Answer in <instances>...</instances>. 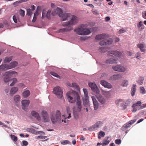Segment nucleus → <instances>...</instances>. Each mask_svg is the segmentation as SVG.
Here are the masks:
<instances>
[{"label": "nucleus", "mask_w": 146, "mask_h": 146, "mask_svg": "<svg viewBox=\"0 0 146 146\" xmlns=\"http://www.w3.org/2000/svg\"><path fill=\"white\" fill-rule=\"evenodd\" d=\"M85 25H80L79 27L74 29V31L76 32L77 34L82 35L84 28Z\"/></svg>", "instance_id": "11"}, {"label": "nucleus", "mask_w": 146, "mask_h": 146, "mask_svg": "<svg viewBox=\"0 0 146 146\" xmlns=\"http://www.w3.org/2000/svg\"><path fill=\"white\" fill-rule=\"evenodd\" d=\"M46 13V11L45 10H43L42 12V18L44 19V18L45 16V14Z\"/></svg>", "instance_id": "54"}, {"label": "nucleus", "mask_w": 146, "mask_h": 146, "mask_svg": "<svg viewBox=\"0 0 146 146\" xmlns=\"http://www.w3.org/2000/svg\"><path fill=\"white\" fill-rule=\"evenodd\" d=\"M18 90V88L17 87H13L11 89L10 93L11 94H14L17 92Z\"/></svg>", "instance_id": "27"}, {"label": "nucleus", "mask_w": 146, "mask_h": 146, "mask_svg": "<svg viewBox=\"0 0 146 146\" xmlns=\"http://www.w3.org/2000/svg\"><path fill=\"white\" fill-rule=\"evenodd\" d=\"M10 69H11V68L10 67V65L8 64H5L0 66V70H5Z\"/></svg>", "instance_id": "21"}, {"label": "nucleus", "mask_w": 146, "mask_h": 146, "mask_svg": "<svg viewBox=\"0 0 146 146\" xmlns=\"http://www.w3.org/2000/svg\"><path fill=\"white\" fill-rule=\"evenodd\" d=\"M11 139L14 141L16 142L17 141V137L15 136L14 135H11Z\"/></svg>", "instance_id": "45"}, {"label": "nucleus", "mask_w": 146, "mask_h": 146, "mask_svg": "<svg viewBox=\"0 0 146 146\" xmlns=\"http://www.w3.org/2000/svg\"><path fill=\"white\" fill-rule=\"evenodd\" d=\"M136 85L135 84H134L132 88H131V96H134L135 95V92L136 89Z\"/></svg>", "instance_id": "26"}, {"label": "nucleus", "mask_w": 146, "mask_h": 146, "mask_svg": "<svg viewBox=\"0 0 146 146\" xmlns=\"http://www.w3.org/2000/svg\"><path fill=\"white\" fill-rule=\"evenodd\" d=\"M130 125H130L129 123V122H128L124 125H123V127L126 128H127L129 127Z\"/></svg>", "instance_id": "53"}, {"label": "nucleus", "mask_w": 146, "mask_h": 146, "mask_svg": "<svg viewBox=\"0 0 146 146\" xmlns=\"http://www.w3.org/2000/svg\"><path fill=\"white\" fill-rule=\"evenodd\" d=\"M23 144L25 146L28 145V143L27 141H23Z\"/></svg>", "instance_id": "63"}, {"label": "nucleus", "mask_w": 146, "mask_h": 146, "mask_svg": "<svg viewBox=\"0 0 146 146\" xmlns=\"http://www.w3.org/2000/svg\"><path fill=\"white\" fill-rule=\"evenodd\" d=\"M20 99V96L18 95H16L14 97V100L16 103L19 102Z\"/></svg>", "instance_id": "32"}, {"label": "nucleus", "mask_w": 146, "mask_h": 146, "mask_svg": "<svg viewBox=\"0 0 146 146\" xmlns=\"http://www.w3.org/2000/svg\"><path fill=\"white\" fill-rule=\"evenodd\" d=\"M102 123L101 121H98L94 125L89 127L88 128V130L90 131L97 130L100 126L102 125Z\"/></svg>", "instance_id": "8"}, {"label": "nucleus", "mask_w": 146, "mask_h": 146, "mask_svg": "<svg viewBox=\"0 0 146 146\" xmlns=\"http://www.w3.org/2000/svg\"><path fill=\"white\" fill-rule=\"evenodd\" d=\"M42 119L43 121L44 122H48L49 120V119L48 115L45 116V117H42Z\"/></svg>", "instance_id": "41"}, {"label": "nucleus", "mask_w": 146, "mask_h": 146, "mask_svg": "<svg viewBox=\"0 0 146 146\" xmlns=\"http://www.w3.org/2000/svg\"><path fill=\"white\" fill-rule=\"evenodd\" d=\"M140 90V93L142 94H144L145 93V90L143 87H141Z\"/></svg>", "instance_id": "51"}, {"label": "nucleus", "mask_w": 146, "mask_h": 146, "mask_svg": "<svg viewBox=\"0 0 146 146\" xmlns=\"http://www.w3.org/2000/svg\"><path fill=\"white\" fill-rule=\"evenodd\" d=\"M100 49L101 50L103 51L104 52H105V51H107V48L105 47H100Z\"/></svg>", "instance_id": "57"}, {"label": "nucleus", "mask_w": 146, "mask_h": 146, "mask_svg": "<svg viewBox=\"0 0 146 146\" xmlns=\"http://www.w3.org/2000/svg\"><path fill=\"white\" fill-rule=\"evenodd\" d=\"M102 92L104 95L107 97H109L111 96L110 92L109 91H103Z\"/></svg>", "instance_id": "33"}, {"label": "nucleus", "mask_w": 146, "mask_h": 146, "mask_svg": "<svg viewBox=\"0 0 146 146\" xmlns=\"http://www.w3.org/2000/svg\"><path fill=\"white\" fill-rule=\"evenodd\" d=\"M110 143V141L104 139V143L102 144L103 146H104V145H108Z\"/></svg>", "instance_id": "52"}, {"label": "nucleus", "mask_w": 146, "mask_h": 146, "mask_svg": "<svg viewBox=\"0 0 146 146\" xmlns=\"http://www.w3.org/2000/svg\"><path fill=\"white\" fill-rule=\"evenodd\" d=\"M58 14V16L62 18V21L67 20L69 18L70 20L68 22H66L63 24L62 25L64 27H68L63 29H60L59 30V32H64L65 31H70L72 30V27L70 26L76 24L78 21V18L74 15H71L70 13H63V12L60 8L57 7L56 10L52 11V15L53 16L55 15L56 14Z\"/></svg>", "instance_id": "1"}, {"label": "nucleus", "mask_w": 146, "mask_h": 146, "mask_svg": "<svg viewBox=\"0 0 146 146\" xmlns=\"http://www.w3.org/2000/svg\"><path fill=\"white\" fill-rule=\"evenodd\" d=\"M109 36L106 34H102L98 35L95 37V39L97 40L104 39L101 40L100 42V44L101 45H109L111 44L113 42V39L112 38H108Z\"/></svg>", "instance_id": "3"}, {"label": "nucleus", "mask_w": 146, "mask_h": 146, "mask_svg": "<svg viewBox=\"0 0 146 146\" xmlns=\"http://www.w3.org/2000/svg\"><path fill=\"white\" fill-rule=\"evenodd\" d=\"M20 15L23 17L25 16V11L21 9H20L19 11Z\"/></svg>", "instance_id": "47"}, {"label": "nucleus", "mask_w": 146, "mask_h": 146, "mask_svg": "<svg viewBox=\"0 0 146 146\" xmlns=\"http://www.w3.org/2000/svg\"><path fill=\"white\" fill-rule=\"evenodd\" d=\"M88 98H84L83 99V104L84 106L85 107H86L88 105Z\"/></svg>", "instance_id": "28"}, {"label": "nucleus", "mask_w": 146, "mask_h": 146, "mask_svg": "<svg viewBox=\"0 0 146 146\" xmlns=\"http://www.w3.org/2000/svg\"><path fill=\"white\" fill-rule=\"evenodd\" d=\"M50 74L51 75L56 77L58 78L59 79H60L61 78V77L59 75L56 73L54 72H50Z\"/></svg>", "instance_id": "37"}, {"label": "nucleus", "mask_w": 146, "mask_h": 146, "mask_svg": "<svg viewBox=\"0 0 146 146\" xmlns=\"http://www.w3.org/2000/svg\"><path fill=\"white\" fill-rule=\"evenodd\" d=\"M90 30L88 29L85 28V27L84 28L82 35H88L91 33Z\"/></svg>", "instance_id": "23"}, {"label": "nucleus", "mask_w": 146, "mask_h": 146, "mask_svg": "<svg viewBox=\"0 0 146 146\" xmlns=\"http://www.w3.org/2000/svg\"><path fill=\"white\" fill-rule=\"evenodd\" d=\"M70 142L68 140H65L61 141V143L62 145H66L69 144Z\"/></svg>", "instance_id": "49"}, {"label": "nucleus", "mask_w": 146, "mask_h": 146, "mask_svg": "<svg viewBox=\"0 0 146 146\" xmlns=\"http://www.w3.org/2000/svg\"><path fill=\"white\" fill-rule=\"evenodd\" d=\"M27 14L28 16H30L32 14V11L31 9H28L27 10Z\"/></svg>", "instance_id": "50"}, {"label": "nucleus", "mask_w": 146, "mask_h": 146, "mask_svg": "<svg viewBox=\"0 0 146 146\" xmlns=\"http://www.w3.org/2000/svg\"><path fill=\"white\" fill-rule=\"evenodd\" d=\"M101 84L104 86V87L111 89L112 87V85L109 83L107 82L104 80H102L100 82Z\"/></svg>", "instance_id": "14"}, {"label": "nucleus", "mask_w": 146, "mask_h": 146, "mask_svg": "<svg viewBox=\"0 0 146 146\" xmlns=\"http://www.w3.org/2000/svg\"><path fill=\"white\" fill-rule=\"evenodd\" d=\"M108 53L109 54H113L114 56L118 57H120L122 55V53L121 52H119L116 50L109 51L108 52Z\"/></svg>", "instance_id": "13"}, {"label": "nucleus", "mask_w": 146, "mask_h": 146, "mask_svg": "<svg viewBox=\"0 0 146 146\" xmlns=\"http://www.w3.org/2000/svg\"><path fill=\"white\" fill-rule=\"evenodd\" d=\"M128 82L126 80H124L122 82L121 85L123 87H126L128 85Z\"/></svg>", "instance_id": "40"}, {"label": "nucleus", "mask_w": 146, "mask_h": 146, "mask_svg": "<svg viewBox=\"0 0 146 146\" xmlns=\"http://www.w3.org/2000/svg\"><path fill=\"white\" fill-rule=\"evenodd\" d=\"M61 118V114L60 111L59 110L56 111L55 116L52 115L51 117L52 122L53 123H55L58 121L60 120Z\"/></svg>", "instance_id": "5"}, {"label": "nucleus", "mask_w": 146, "mask_h": 146, "mask_svg": "<svg viewBox=\"0 0 146 146\" xmlns=\"http://www.w3.org/2000/svg\"><path fill=\"white\" fill-rule=\"evenodd\" d=\"M53 92L59 98H61L62 96V90L59 86L56 87L54 88Z\"/></svg>", "instance_id": "6"}, {"label": "nucleus", "mask_w": 146, "mask_h": 146, "mask_svg": "<svg viewBox=\"0 0 146 146\" xmlns=\"http://www.w3.org/2000/svg\"><path fill=\"white\" fill-rule=\"evenodd\" d=\"M83 90L84 94V98H88V93L87 90L86 89L83 88Z\"/></svg>", "instance_id": "39"}, {"label": "nucleus", "mask_w": 146, "mask_h": 146, "mask_svg": "<svg viewBox=\"0 0 146 146\" xmlns=\"http://www.w3.org/2000/svg\"><path fill=\"white\" fill-rule=\"evenodd\" d=\"M42 117H45V116H48V115L46 111L43 110L42 112Z\"/></svg>", "instance_id": "43"}, {"label": "nucleus", "mask_w": 146, "mask_h": 146, "mask_svg": "<svg viewBox=\"0 0 146 146\" xmlns=\"http://www.w3.org/2000/svg\"><path fill=\"white\" fill-rule=\"evenodd\" d=\"M66 110L67 113H70V112H71V111L70 109L69 106H66Z\"/></svg>", "instance_id": "61"}, {"label": "nucleus", "mask_w": 146, "mask_h": 146, "mask_svg": "<svg viewBox=\"0 0 146 146\" xmlns=\"http://www.w3.org/2000/svg\"><path fill=\"white\" fill-rule=\"evenodd\" d=\"M17 75V73L15 71H8L4 74V81L6 82H8L12 79V77Z\"/></svg>", "instance_id": "4"}, {"label": "nucleus", "mask_w": 146, "mask_h": 146, "mask_svg": "<svg viewBox=\"0 0 146 146\" xmlns=\"http://www.w3.org/2000/svg\"><path fill=\"white\" fill-rule=\"evenodd\" d=\"M92 98L94 104V107L95 110H97L99 107L98 103L94 96H92Z\"/></svg>", "instance_id": "18"}, {"label": "nucleus", "mask_w": 146, "mask_h": 146, "mask_svg": "<svg viewBox=\"0 0 146 146\" xmlns=\"http://www.w3.org/2000/svg\"><path fill=\"white\" fill-rule=\"evenodd\" d=\"M89 86L92 90L96 93L100 92L99 90L96 85L95 83L90 82L88 83Z\"/></svg>", "instance_id": "9"}, {"label": "nucleus", "mask_w": 146, "mask_h": 146, "mask_svg": "<svg viewBox=\"0 0 146 146\" xmlns=\"http://www.w3.org/2000/svg\"><path fill=\"white\" fill-rule=\"evenodd\" d=\"M110 19L109 17H106L105 18V20L106 22H108L110 20Z\"/></svg>", "instance_id": "62"}, {"label": "nucleus", "mask_w": 146, "mask_h": 146, "mask_svg": "<svg viewBox=\"0 0 146 146\" xmlns=\"http://www.w3.org/2000/svg\"><path fill=\"white\" fill-rule=\"evenodd\" d=\"M13 82L12 83L10 84V86H14L15 84L17 83V80L16 78H13Z\"/></svg>", "instance_id": "42"}, {"label": "nucleus", "mask_w": 146, "mask_h": 146, "mask_svg": "<svg viewBox=\"0 0 146 146\" xmlns=\"http://www.w3.org/2000/svg\"><path fill=\"white\" fill-rule=\"evenodd\" d=\"M30 102L28 100H24L22 101V108L23 109L25 110L26 107H27L29 104Z\"/></svg>", "instance_id": "16"}, {"label": "nucleus", "mask_w": 146, "mask_h": 146, "mask_svg": "<svg viewBox=\"0 0 146 146\" xmlns=\"http://www.w3.org/2000/svg\"><path fill=\"white\" fill-rule=\"evenodd\" d=\"M66 96L70 102L72 103H74L76 101V110L78 112H80L81 110L82 106L80 97L78 93L76 92L73 94L70 92H67L66 94Z\"/></svg>", "instance_id": "2"}, {"label": "nucleus", "mask_w": 146, "mask_h": 146, "mask_svg": "<svg viewBox=\"0 0 146 146\" xmlns=\"http://www.w3.org/2000/svg\"><path fill=\"white\" fill-rule=\"evenodd\" d=\"M30 95V92L28 90L24 91L22 94V96L24 98H27Z\"/></svg>", "instance_id": "25"}, {"label": "nucleus", "mask_w": 146, "mask_h": 146, "mask_svg": "<svg viewBox=\"0 0 146 146\" xmlns=\"http://www.w3.org/2000/svg\"><path fill=\"white\" fill-rule=\"evenodd\" d=\"M73 113H74V118H77L78 117V114L77 113V110L76 111H75L74 110V108L73 109Z\"/></svg>", "instance_id": "46"}, {"label": "nucleus", "mask_w": 146, "mask_h": 146, "mask_svg": "<svg viewBox=\"0 0 146 146\" xmlns=\"http://www.w3.org/2000/svg\"><path fill=\"white\" fill-rule=\"evenodd\" d=\"M115 143L116 144H119L121 143V140L120 139H117L115 140Z\"/></svg>", "instance_id": "59"}, {"label": "nucleus", "mask_w": 146, "mask_h": 146, "mask_svg": "<svg viewBox=\"0 0 146 146\" xmlns=\"http://www.w3.org/2000/svg\"><path fill=\"white\" fill-rule=\"evenodd\" d=\"M141 102L140 101H138L137 102L134 103L133 106V110L132 111L133 112H136L140 108L141 105Z\"/></svg>", "instance_id": "10"}, {"label": "nucleus", "mask_w": 146, "mask_h": 146, "mask_svg": "<svg viewBox=\"0 0 146 146\" xmlns=\"http://www.w3.org/2000/svg\"><path fill=\"white\" fill-rule=\"evenodd\" d=\"M51 12V10H48L46 14V16L48 19H49L50 18V15Z\"/></svg>", "instance_id": "48"}, {"label": "nucleus", "mask_w": 146, "mask_h": 146, "mask_svg": "<svg viewBox=\"0 0 146 146\" xmlns=\"http://www.w3.org/2000/svg\"><path fill=\"white\" fill-rule=\"evenodd\" d=\"M144 78L143 77H140L138 80V83L140 85H142L143 82Z\"/></svg>", "instance_id": "38"}, {"label": "nucleus", "mask_w": 146, "mask_h": 146, "mask_svg": "<svg viewBox=\"0 0 146 146\" xmlns=\"http://www.w3.org/2000/svg\"><path fill=\"white\" fill-rule=\"evenodd\" d=\"M12 56L7 57H5L4 60V62L5 63L9 62L11 61L12 59Z\"/></svg>", "instance_id": "31"}, {"label": "nucleus", "mask_w": 146, "mask_h": 146, "mask_svg": "<svg viewBox=\"0 0 146 146\" xmlns=\"http://www.w3.org/2000/svg\"><path fill=\"white\" fill-rule=\"evenodd\" d=\"M141 53L139 52H137L135 54L136 57L137 58L141 60Z\"/></svg>", "instance_id": "44"}, {"label": "nucleus", "mask_w": 146, "mask_h": 146, "mask_svg": "<svg viewBox=\"0 0 146 146\" xmlns=\"http://www.w3.org/2000/svg\"><path fill=\"white\" fill-rule=\"evenodd\" d=\"M32 116L39 120L40 119V117L38 113L35 111H33L31 112Z\"/></svg>", "instance_id": "20"}, {"label": "nucleus", "mask_w": 146, "mask_h": 146, "mask_svg": "<svg viewBox=\"0 0 146 146\" xmlns=\"http://www.w3.org/2000/svg\"><path fill=\"white\" fill-rule=\"evenodd\" d=\"M121 78V76L119 74L113 75L111 76L110 78L112 80H115Z\"/></svg>", "instance_id": "22"}, {"label": "nucleus", "mask_w": 146, "mask_h": 146, "mask_svg": "<svg viewBox=\"0 0 146 146\" xmlns=\"http://www.w3.org/2000/svg\"><path fill=\"white\" fill-rule=\"evenodd\" d=\"M124 102V100L122 99H119L116 100L115 101V103L116 104L119 105V104H121V106L123 102Z\"/></svg>", "instance_id": "35"}, {"label": "nucleus", "mask_w": 146, "mask_h": 146, "mask_svg": "<svg viewBox=\"0 0 146 146\" xmlns=\"http://www.w3.org/2000/svg\"><path fill=\"white\" fill-rule=\"evenodd\" d=\"M38 7H38L36 12L34 13V14L33 18L32 21V22L33 23L36 21L37 18V17L38 15L39 14L38 12Z\"/></svg>", "instance_id": "24"}, {"label": "nucleus", "mask_w": 146, "mask_h": 146, "mask_svg": "<svg viewBox=\"0 0 146 146\" xmlns=\"http://www.w3.org/2000/svg\"><path fill=\"white\" fill-rule=\"evenodd\" d=\"M138 28H141V29H143L144 28V26L143 24V22L140 21L137 25Z\"/></svg>", "instance_id": "36"}, {"label": "nucleus", "mask_w": 146, "mask_h": 146, "mask_svg": "<svg viewBox=\"0 0 146 146\" xmlns=\"http://www.w3.org/2000/svg\"><path fill=\"white\" fill-rule=\"evenodd\" d=\"M17 62L16 61L11 62L9 65L11 69L15 68L17 65Z\"/></svg>", "instance_id": "29"}, {"label": "nucleus", "mask_w": 146, "mask_h": 146, "mask_svg": "<svg viewBox=\"0 0 146 146\" xmlns=\"http://www.w3.org/2000/svg\"><path fill=\"white\" fill-rule=\"evenodd\" d=\"M117 59L116 58H110L106 60L105 62L107 64H113L116 63L117 62Z\"/></svg>", "instance_id": "17"}, {"label": "nucleus", "mask_w": 146, "mask_h": 146, "mask_svg": "<svg viewBox=\"0 0 146 146\" xmlns=\"http://www.w3.org/2000/svg\"><path fill=\"white\" fill-rule=\"evenodd\" d=\"M112 68L114 70L119 72H124L126 71L127 69L126 68L119 65L113 66Z\"/></svg>", "instance_id": "7"}, {"label": "nucleus", "mask_w": 146, "mask_h": 146, "mask_svg": "<svg viewBox=\"0 0 146 146\" xmlns=\"http://www.w3.org/2000/svg\"><path fill=\"white\" fill-rule=\"evenodd\" d=\"M136 120H132L129 121V123L130 125H132L136 121Z\"/></svg>", "instance_id": "64"}, {"label": "nucleus", "mask_w": 146, "mask_h": 146, "mask_svg": "<svg viewBox=\"0 0 146 146\" xmlns=\"http://www.w3.org/2000/svg\"><path fill=\"white\" fill-rule=\"evenodd\" d=\"M131 101V100L129 99L125 101L124 100V102H123L121 105V106L124 109L127 108V106L129 104Z\"/></svg>", "instance_id": "19"}, {"label": "nucleus", "mask_w": 146, "mask_h": 146, "mask_svg": "<svg viewBox=\"0 0 146 146\" xmlns=\"http://www.w3.org/2000/svg\"><path fill=\"white\" fill-rule=\"evenodd\" d=\"M68 85L69 86L72 87L74 88H76L77 89L79 88V86L76 83L74 82L72 83L71 84L69 83L68 84Z\"/></svg>", "instance_id": "30"}, {"label": "nucleus", "mask_w": 146, "mask_h": 146, "mask_svg": "<svg viewBox=\"0 0 146 146\" xmlns=\"http://www.w3.org/2000/svg\"><path fill=\"white\" fill-rule=\"evenodd\" d=\"M137 47L139 48L141 52H145L146 48V44L144 43L138 44L137 45Z\"/></svg>", "instance_id": "15"}, {"label": "nucleus", "mask_w": 146, "mask_h": 146, "mask_svg": "<svg viewBox=\"0 0 146 146\" xmlns=\"http://www.w3.org/2000/svg\"><path fill=\"white\" fill-rule=\"evenodd\" d=\"M146 107V104H143L142 105H141L140 108L139 109H143L145 107Z\"/></svg>", "instance_id": "56"}, {"label": "nucleus", "mask_w": 146, "mask_h": 146, "mask_svg": "<svg viewBox=\"0 0 146 146\" xmlns=\"http://www.w3.org/2000/svg\"><path fill=\"white\" fill-rule=\"evenodd\" d=\"M96 93V96L99 102L102 104H104L106 102L105 99L100 94L99 92Z\"/></svg>", "instance_id": "12"}, {"label": "nucleus", "mask_w": 146, "mask_h": 146, "mask_svg": "<svg viewBox=\"0 0 146 146\" xmlns=\"http://www.w3.org/2000/svg\"><path fill=\"white\" fill-rule=\"evenodd\" d=\"M105 135V133L102 131H100L99 133L98 138L99 139H100L101 138V137H104Z\"/></svg>", "instance_id": "34"}, {"label": "nucleus", "mask_w": 146, "mask_h": 146, "mask_svg": "<svg viewBox=\"0 0 146 146\" xmlns=\"http://www.w3.org/2000/svg\"><path fill=\"white\" fill-rule=\"evenodd\" d=\"M47 137L46 136H43L42 135L38 136L37 137V139H44Z\"/></svg>", "instance_id": "55"}, {"label": "nucleus", "mask_w": 146, "mask_h": 146, "mask_svg": "<svg viewBox=\"0 0 146 146\" xmlns=\"http://www.w3.org/2000/svg\"><path fill=\"white\" fill-rule=\"evenodd\" d=\"M13 19L14 23H17V18L15 15H14L13 16Z\"/></svg>", "instance_id": "58"}, {"label": "nucleus", "mask_w": 146, "mask_h": 146, "mask_svg": "<svg viewBox=\"0 0 146 146\" xmlns=\"http://www.w3.org/2000/svg\"><path fill=\"white\" fill-rule=\"evenodd\" d=\"M125 32V31L123 29H120L119 30L118 32L119 34L122 33H124Z\"/></svg>", "instance_id": "60"}]
</instances>
